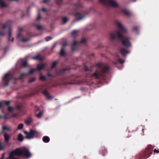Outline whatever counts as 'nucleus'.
<instances>
[{"mask_svg":"<svg viewBox=\"0 0 159 159\" xmlns=\"http://www.w3.org/2000/svg\"><path fill=\"white\" fill-rule=\"evenodd\" d=\"M115 23L116 25L119 29V30L116 32V35L118 36L119 38L121 40L122 43L124 46L127 47L130 46L131 44L129 39L123 36L124 34L127 31L126 29L119 21H116Z\"/></svg>","mask_w":159,"mask_h":159,"instance_id":"f257e3e1","label":"nucleus"},{"mask_svg":"<svg viewBox=\"0 0 159 159\" xmlns=\"http://www.w3.org/2000/svg\"><path fill=\"white\" fill-rule=\"evenodd\" d=\"M16 156H24L26 158H29L31 156V154L28 149L25 148L21 149L17 148L10 153L9 159H15L14 158Z\"/></svg>","mask_w":159,"mask_h":159,"instance_id":"f03ea898","label":"nucleus"},{"mask_svg":"<svg viewBox=\"0 0 159 159\" xmlns=\"http://www.w3.org/2000/svg\"><path fill=\"white\" fill-rule=\"evenodd\" d=\"M99 1L107 6L116 7L118 6V3L113 0H99Z\"/></svg>","mask_w":159,"mask_h":159,"instance_id":"7ed1b4c3","label":"nucleus"},{"mask_svg":"<svg viewBox=\"0 0 159 159\" xmlns=\"http://www.w3.org/2000/svg\"><path fill=\"white\" fill-rule=\"evenodd\" d=\"M24 133L26 135V138L28 139H31L34 137H37L39 134L38 132L34 130H31L29 133L25 131Z\"/></svg>","mask_w":159,"mask_h":159,"instance_id":"20e7f679","label":"nucleus"},{"mask_svg":"<svg viewBox=\"0 0 159 159\" xmlns=\"http://www.w3.org/2000/svg\"><path fill=\"white\" fill-rule=\"evenodd\" d=\"M46 65L44 64H41L37 66L36 69H30L29 72V74H32L36 70L40 71L42 70L45 67Z\"/></svg>","mask_w":159,"mask_h":159,"instance_id":"39448f33","label":"nucleus"},{"mask_svg":"<svg viewBox=\"0 0 159 159\" xmlns=\"http://www.w3.org/2000/svg\"><path fill=\"white\" fill-rule=\"evenodd\" d=\"M12 76L10 73L6 74L3 78V80L7 85H8V83L12 78Z\"/></svg>","mask_w":159,"mask_h":159,"instance_id":"423d86ee","label":"nucleus"},{"mask_svg":"<svg viewBox=\"0 0 159 159\" xmlns=\"http://www.w3.org/2000/svg\"><path fill=\"white\" fill-rule=\"evenodd\" d=\"M4 137L5 142H8L10 138V135L7 133H4Z\"/></svg>","mask_w":159,"mask_h":159,"instance_id":"0eeeda50","label":"nucleus"},{"mask_svg":"<svg viewBox=\"0 0 159 159\" xmlns=\"http://www.w3.org/2000/svg\"><path fill=\"white\" fill-rule=\"evenodd\" d=\"M120 52L123 56H125L127 54L129 53V52L125 49H122L121 50Z\"/></svg>","mask_w":159,"mask_h":159,"instance_id":"6e6552de","label":"nucleus"},{"mask_svg":"<svg viewBox=\"0 0 159 159\" xmlns=\"http://www.w3.org/2000/svg\"><path fill=\"white\" fill-rule=\"evenodd\" d=\"M2 129L3 130H6L8 131H10L12 130L11 127L9 125H4L2 127Z\"/></svg>","mask_w":159,"mask_h":159,"instance_id":"1a4fd4ad","label":"nucleus"},{"mask_svg":"<svg viewBox=\"0 0 159 159\" xmlns=\"http://www.w3.org/2000/svg\"><path fill=\"white\" fill-rule=\"evenodd\" d=\"M19 61L22 64V65L23 67H25L27 64V62L26 61L23 59H20L19 60Z\"/></svg>","mask_w":159,"mask_h":159,"instance_id":"9d476101","label":"nucleus"},{"mask_svg":"<svg viewBox=\"0 0 159 159\" xmlns=\"http://www.w3.org/2000/svg\"><path fill=\"white\" fill-rule=\"evenodd\" d=\"M43 93L47 98L48 99H51L52 98L50 96L46 90L44 91L43 92Z\"/></svg>","mask_w":159,"mask_h":159,"instance_id":"9b49d317","label":"nucleus"},{"mask_svg":"<svg viewBox=\"0 0 159 159\" xmlns=\"http://www.w3.org/2000/svg\"><path fill=\"white\" fill-rule=\"evenodd\" d=\"M6 5L4 1L3 0H0V7H6Z\"/></svg>","mask_w":159,"mask_h":159,"instance_id":"f8f14e48","label":"nucleus"},{"mask_svg":"<svg viewBox=\"0 0 159 159\" xmlns=\"http://www.w3.org/2000/svg\"><path fill=\"white\" fill-rule=\"evenodd\" d=\"M43 142L45 143H48L50 139L47 136H45L43 138Z\"/></svg>","mask_w":159,"mask_h":159,"instance_id":"ddd939ff","label":"nucleus"},{"mask_svg":"<svg viewBox=\"0 0 159 159\" xmlns=\"http://www.w3.org/2000/svg\"><path fill=\"white\" fill-rule=\"evenodd\" d=\"M31 118L30 117H29L26 119L25 122L27 124L29 125L31 122Z\"/></svg>","mask_w":159,"mask_h":159,"instance_id":"4468645a","label":"nucleus"},{"mask_svg":"<svg viewBox=\"0 0 159 159\" xmlns=\"http://www.w3.org/2000/svg\"><path fill=\"white\" fill-rule=\"evenodd\" d=\"M18 139L19 141H23V138L22 134H18Z\"/></svg>","mask_w":159,"mask_h":159,"instance_id":"2eb2a0df","label":"nucleus"},{"mask_svg":"<svg viewBox=\"0 0 159 159\" xmlns=\"http://www.w3.org/2000/svg\"><path fill=\"white\" fill-rule=\"evenodd\" d=\"M99 75H100V73L98 72L97 71H96L93 74V76L95 77L96 78L98 79L99 77L98 76Z\"/></svg>","mask_w":159,"mask_h":159,"instance_id":"dca6fc26","label":"nucleus"},{"mask_svg":"<svg viewBox=\"0 0 159 159\" xmlns=\"http://www.w3.org/2000/svg\"><path fill=\"white\" fill-rule=\"evenodd\" d=\"M116 34L115 33H111L110 35V38L111 39H113L115 38Z\"/></svg>","mask_w":159,"mask_h":159,"instance_id":"f3484780","label":"nucleus"},{"mask_svg":"<svg viewBox=\"0 0 159 159\" xmlns=\"http://www.w3.org/2000/svg\"><path fill=\"white\" fill-rule=\"evenodd\" d=\"M32 59H33L39 60H43V59L39 56L33 57H32Z\"/></svg>","mask_w":159,"mask_h":159,"instance_id":"a211bd4d","label":"nucleus"},{"mask_svg":"<svg viewBox=\"0 0 159 159\" xmlns=\"http://www.w3.org/2000/svg\"><path fill=\"white\" fill-rule=\"evenodd\" d=\"M13 38H12L11 37V33L10 32L9 33V38L8 40L9 41H12L13 40Z\"/></svg>","mask_w":159,"mask_h":159,"instance_id":"6ab92c4d","label":"nucleus"},{"mask_svg":"<svg viewBox=\"0 0 159 159\" xmlns=\"http://www.w3.org/2000/svg\"><path fill=\"white\" fill-rule=\"evenodd\" d=\"M43 114V112L42 111H40L39 113L38 114H37L36 115V116L37 117H38L39 118H40L42 116Z\"/></svg>","mask_w":159,"mask_h":159,"instance_id":"aec40b11","label":"nucleus"},{"mask_svg":"<svg viewBox=\"0 0 159 159\" xmlns=\"http://www.w3.org/2000/svg\"><path fill=\"white\" fill-rule=\"evenodd\" d=\"M23 124H20L18 126V129H21L23 128Z\"/></svg>","mask_w":159,"mask_h":159,"instance_id":"412c9836","label":"nucleus"},{"mask_svg":"<svg viewBox=\"0 0 159 159\" xmlns=\"http://www.w3.org/2000/svg\"><path fill=\"white\" fill-rule=\"evenodd\" d=\"M78 32V31L76 30H74L71 33V34L73 36H75Z\"/></svg>","mask_w":159,"mask_h":159,"instance_id":"4be33fe9","label":"nucleus"},{"mask_svg":"<svg viewBox=\"0 0 159 159\" xmlns=\"http://www.w3.org/2000/svg\"><path fill=\"white\" fill-rule=\"evenodd\" d=\"M62 20L64 23H65L68 20V19L66 17H64L62 18Z\"/></svg>","mask_w":159,"mask_h":159,"instance_id":"5701e85b","label":"nucleus"},{"mask_svg":"<svg viewBox=\"0 0 159 159\" xmlns=\"http://www.w3.org/2000/svg\"><path fill=\"white\" fill-rule=\"evenodd\" d=\"M124 13L127 15H129V12L128 11L126 10H123L122 11Z\"/></svg>","mask_w":159,"mask_h":159,"instance_id":"b1692460","label":"nucleus"},{"mask_svg":"<svg viewBox=\"0 0 159 159\" xmlns=\"http://www.w3.org/2000/svg\"><path fill=\"white\" fill-rule=\"evenodd\" d=\"M14 109V108L11 106H9L8 107V109L9 111L11 112Z\"/></svg>","mask_w":159,"mask_h":159,"instance_id":"393cba45","label":"nucleus"},{"mask_svg":"<svg viewBox=\"0 0 159 159\" xmlns=\"http://www.w3.org/2000/svg\"><path fill=\"white\" fill-rule=\"evenodd\" d=\"M65 52L64 51L63 48L61 49V52H60V55L61 56H63L65 55Z\"/></svg>","mask_w":159,"mask_h":159,"instance_id":"a878e982","label":"nucleus"},{"mask_svg":"<svg viewBox=\"0 0 159 159\" xmlns=\"http://www.w3.org/2000/svg\"><path fill=\"white\" fill-rule=\"evenodd\" d=\"M46 77L45 76L43 75H41L39 77V80H44L45 79Z\"/></svg>","mask_w":159,"mask_h":159,"instance_id":"bb28decb","label":"nucleus"},{"mask_svg":"<svg viewBox=\"0 0 159 159\" xmlns=\"http://www.w3.org/2000/svg\"><path fill=\"white\" fill-rule=\"evenodd\" d=\"M35 80V77H32L30 78L29 81V82H33Z\"/></svg>","mask_w":159,"mask_h":159,"instance_id":"cd10ccee","label":"nucleus"},{"mask_svg":"<svg viewBox=\"0 0 159 159\" xmlns=\"http://www.w3.org/2000/svg\"><path fill=\"white\" fill-rule=\"evenodd\" d=\"M4 102L2 101L0 102V108L3 107L4 106Z\"/></svg>","mask_w":159,"mask_h":159,"instance_id":"c85d7f7f","label":"nucleus"},{"mask_svg":"<svg viewBox=\"0 0 159 159\" xmlns=\"http://www.w3.org/2000/svg\"><path fill=\"white\" fill-rule=\"evenodd\" d=\"M57 64V62L56 61L54 62L52 65V68H53Z\"/></svg>","mask_w":159,"mask_h":159,"instance_id":"c756f323","label":"nucleus"},{"mask_svg":"<svg viewBox=\"0 0 159 159\" xmlns=\"http://www.w3.org/2000/svg\"><path fill=\"white\" fill-rule=\"evenodd\" d=\"M37 29L38 30H42L43 29V27L41 25H38L37 27Z\"/></svg>","mask_w":159,"mask_h":159,"instance_id":"7c9ffc66","label":"nucleus"},{"mask_svg":"<svg viewBox=\"0 0 159 159\" xmlns=\"http://www.w3.org/2000/svg\"><path fill=\"white\" fill-rule=\"evenodd\" d=\"M3 102H4V104L5 105L6 104L7 105H8L10 102V101H3Z\"/></svg>","mask_w":159,"mask_h":159,"instance_id":"2f4dec72","label":"nucleus"},{"mask_svg":"<svg viewBox=\"0 0 159 159\" xmlns=\"http://www.w3.org/2000/svg\"><path fill=\"white\" fill-rule=\"evenodd\" d=\"M86 41V40L85 38L83 39L80 41L81 43H85Z\"/></svg>","mask_w":159,"mask_h":159,"instance_id":"473e14b6","label":"nucleus"},{"mask_svg":"<svg viewBox=\"0 0 159 159\" xmlns=\"http://www.w3.org/2000/svg\"><path fill=\"white\" fill-rule=\"evenodd\" d=\"M118 60L119 62L121 64L123 63L124 62V61L121 59H119Z\"/></svg>","mask_w":159,"mask_h":159,"instance_id":"72a5a7b5","label":"nucleus"},{"mask_svg":"<svg viewBox=\"0 0 159 159\" xmlns=\"http://www.w3.org/2000/svg\"><path fill=\"white\" fill-rule=\"evenodd\" d=\"M4 149V147L3 146H2L1 145V142H0V150H3Z\"/></svg>","mask_w":159,"mask_h":159,"instance_id":"f704fd0d","label":"nucleus"},{"mask_svg":"<svg viewBox=\"0 0 159 159\" xmlns=\"http://www.w3.org/2000/svg\"><path fill=\"white\" fill-rule=\"evenodd\" d=\"M154 152L155 153H158L159 152V150L158 149H155L154 150Z\"/></svg>","mask_w":159,"mask_h":159,"instance_id":"c9c22d12","label":"nucleus"},{"mask_svg":"<svg viewBox=\"0 0 159 159\" xmlns=\"http://www.w3.org/2000/svg\"><path fill=\"white\" fill-rule=\"evenodd\" d=\"M51 39V38L50 37H47L46 38L45 40L46 41H48L50 39Z\"/></svg>","mask_w":159,"mask_h":159,"instance_id":"e433bc0d","label":"nucleus"},{"mask_svg":"<svg viewBox=\"0 0 159 159\" xmlns=\"http://www.w3.org/2000/svg\"><path fill=\"white\" fill-rule=\"evenodd\" d=\"M109 69V67H106L104 68V72H105L107 70Z\"/></svg>","mask_w":159,"mask_h":159,"instance_id":"4c0bfd02","label":"nucleus"},{"mask_svg":"<svg viewBox=\"0 0 159 159\" xmlns=\"http://www.w3.org/2000/svg\"><path fill=\"white\" fill-rule=\"evenodd\" d=\"M137 30V28L136 27H134L133 28L132 30L133 31H135Z\"/></svg>","mask_w":159,"mask_h":159,"instance_id":"58836bf2","label":"nucleus"},{"mask_svg":"<svg viewBox=\"0 0 159 159\" xmlns=\"http://www.w3.org/2000/svg\"><path fill=\"white\" fill-rule=\"evenodd\" d=\"M28 41V39H26L25 40L24 39H23L22 40V41L23 42H25L27 41Z\"/></svg>","mask_w":159,"mask_h":159,"instance_id":"ea45409f","label":"nucleus"},{"mask_svg":"<svg viewBox=\"0 0 159 159\" xmlns=\"http://www.w3.org/2000/svg\"><path fill=\"white\" fill-rule=\"evenodd\" d=\"M49 0H43V2L44 3L47 2Z\"/></svg>","mask_w":159,"mask_h":159,"instance_id":"a19ab883","label":"nucleus"},{"mask_svg":"<svg viewBox=\"0 0 159 159\" xmlns=\"http://www.w3.org/2000/svg\"><path fill=\"white\" fill-rule=\"evenodd\" d=\"M42 11H43L44 12H45L46 11V10L44 8H42Z\"/></svg>","mask_w":159,"mask_h":159,"instance_id":"79ce46f5","label":"nucleus"},{"mask_svg":"<svg viewBox=\"0 0 159 159\" xmlns=\"http://www.w3.org/2000/svg\"><path fill=\"white\" fill-rule=\"evenodd\" d=\"M4 153L2 154V157L1 158V159H3L4 157Z\"/></svg>","mask_w":159,"mask_h":159,"instance_id":"37998d69","label":"nucleus"},{"mask_svg":"<svg viewBox=\"0 0 159 159\" xmlns=\"http://www.w3.org/2000/svg\"><path fill=\"white\" fill-rule=\"evenodd\" d=\"M40 18V16L39 15L37 17V18L36 20H38Z\"/></svg>","mask_w":159,"mask_h":159,"instance_id":"c03bdc74","label":"nucleus"},{"mask_svg":"<svg viewBox=\"0 0 159 159\" xmlns=\"http://www.w3.org/2000/svg\"><path fill=\"white\" fill-rule=\"evenodd\" d=\"M77 43V42L75 41L73 43V45L74 46Z\"/></svg>","mask_w":159,"mask_h":159,"instance_id":"a18cd8bd","label":"nucleus"},{"mask_svg":"<svg viewBox=\"0 0 159 159\" xmlns=\"http://www.w3.org/2000/svg\"><path fill=\"white\" fill-rule=\"evenodd\" d=\"M26 75V74H24V73H23V74H22L21 75V77H20V78H21L22 76H24V75Z\"/></svg>","mask_w":159,"mask_h":159,"instance_id":"49530a36","label":"nucleus"},{"mask_svg":"<svg viewBox=\"0 0 159 159\" xmlns=\"http://www.w3.org/2000/svg\"><path fill=\"white\" fill-rule=\"evenodd\" d=\"M35 110H39V108L38 107H35Z\"/></svg>","mask_w":159,"mask_h":159,"instance_id":"de8ad7c7","label":"nucleus"},{"mask_svg":"<svg viewBox=\"0 0 159 159\" xmlns=\"http://www.w3.org/2000/svg\"><path fill=\"white\" fill-rule=\"evenodd\" d=\"M7 27L6 26H3V28L5 29V28H6Z\"/></svg>","mask_w":159,"mask_h":159,"instance_id":"09e8293b","label":"nucleus"},{"mask_svg":"<svg viewBox=\"0 0 159 159\" xmlns=\"http://www.w3.org/2000/svg\"><path fill=\"white\" fill-rule=\"evenodd\" d=\"M82 18V17L80 18H79V19H77V20H80V19H81Z\"/></svg>","mask_w":159,"mask_h":159,"instance_id":"8fccbe9b","label":"nucleus"},{"mask_svg":"<svg viewBox=\"0 0 159 159\" xmlns=\"http://www.w3.org/2000/svg\"><path fill=\"white\" fill-rule=\"evenodd\" d=\"M20 33H19L17 35V37H19L20 36Z\"/></svg>","mask_w":159,"mask_h":159,"instance_id":"3c124183","label":"nucleus"},{"mask_svg":"<svg viewBox=\"0 0 159 159\" xmlns=\"http://www.w3.org/2000/svg\"><path fill=\"white\" fill-rule=\"evenodd\" d=\"M4 35V34H2L0 33V35Z\"/></svg>","mask_w":159,"mask_h":159,"instance_id":"603ef678","label":"nucleus"},{"mask_svg":"<svg viewBox=\"0 0 159 159\" xmlns=\"http://www.w3.org/2000/svg\"><path fill=\"white\" fill-rule=\"evenodd\" d=\"M17 108H19V107L18 106H17Z\"/></svg>","mask_w":159,"mask_h":159,"instance_id":"864d4df0","label":"nucleus"},{"mask_svg":"<svg viewBox=\"0 0 159 159\" xmlns=\"http://www.w3.org/2000/svg\"><path fill=\"white\" fill-rule=\"evenodd\" d=\"M66 45V44L64 45V46H65Z\"/></svg>","mask_w":159,"mask_h":159,"instance_id":"5fc2aeb1","label":"nucleus"},{"mask_svg":"<svg viewBox=\"0 0 159 159\" xmlns=\"http://www.w3.org/2000/svg\"><path fill=\"white\" fill-rule=\"evenodd\" d=\"M1 116H0V118H1Z\"/></svg>","mask_w":159,"mask_h":159,"instance_id":"6e6d98bb","label":"nucleus"}]
</instances>
